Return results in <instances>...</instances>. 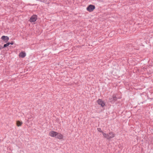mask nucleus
<instances>
[{"mask_svg":"<svg viewBox=\"0 0 153 153\" xmlns=\"http://www.w3.org/2000/svg\"><path fill=\"white\" fill-rule=\"evenodd\" d=\"M49 134L51 137H55L59 139H62L63 138V135L62 134L54 131H51Z\"/></svg>","mask_w":153,"mask_h":153,"instance_id":"f257e3e1","label":"nucleus"},{"mask_svg":"<svg viewBox=\"0 0 153 153\" xmlns=\"http://www.w3.org/2000/svg\"><path fill=\"white\" fill-rule=\"evenodd\" d=\"M115 134L112 131L109 132L108 134H106L105 133L103 134V137L108 140H110L111 138H114L115 137Z\"/></svg>","mask_w":153,"mask_h":153,"instance_id":"f03ea898","label":"nucleus"},{"mask_svg":"<svg viewBox=\"0 0 153 153\" xmlns=\"http://www.w3.org/2000/svg\"><path fill=\"white\" fill-rule=\"evenodd\" d=\"M95 9V7L94 5H90L88 7L86 8L87 11L89 12L93 11Z\"/></svg>","mask_w":153,"mask_h":153,"instance_id":"7ed1b4c3","label":"nucleus"},{"mask_svg":"<svg viewBox=\"0 0 153 153\" xmlns=\"http://www.w3.org/2000/svg\"><path fill=\"white\" fill-rule=\"evenodd\" d=\"M37 19V16L36 15H33L32 16L30 19V22H35Z\"/></svg>","mask_w":153,"mask_h":153,"instance_id":"20e7f679","label":"nucleus"},{"mask_svg":"<svg viewBox=\"0 0 153 153\" xmlns=\"http://www.w3.org/2000/svg\"><path fill=\"white\" fill-rule=\"evenodd\" d=\"M97 102L99 105L102 107L104 106L105 105V102L101 99H98L97 101Z\"/></svg>","mask_w":153,"mask_h":153,"instance_id":"39448f33","label":"nucleus"},{"mask_svg":"<svg viewBox=\"0 0 153 153\" xmlns=\"http://www.w3.org/2000/svg\"><path fill=\"white\" fill-rule=\"evenodd\" d=\"M1 39L3 40H4L5 42L6 43L9 40V38L7 36H3L1 37Z\"/></svg>","mask_w":153,"mask_h":153,"instance_id":"423d86ee","label":"nucleus"},{"mask_svg":"<svg viewBox=\"0 0 153 153\" xmlns=\"http://www.w3.org/2000/svg\"><path fill=\"white\" fill-rule=\"evenodd\" d=\"M23 123L22 121L18 120L16 122V125L18 127H20L22 126Z\"/></svg>","mask_w":153,"mask_h":153,"instance_id":"0eeeda50","label":"nucleus"},{"mask_svg":"<svg viewBox=\"0 0 153 153\" xmlns=\"http://www.w3.org/2000/svg\"><path fill=\"white\" fill-rule=\"evenodd\" d=\"M26 56L25 53L23 52H21L19 54V56L22 58H24Z\"/></svg>","mask_w":153,"mask_h":153,"instance_id":"6e6552de","label":"nucleus"},{"mask_svg":"<svg viewBox=\"0 0 153 153\" xmlns=\"http://www.w3.org/2000/svg\"><path fill=\"white\" fill-rule=\"evenodd\" d=\"M97 130H98V131H99L100 132H101L102 134H103V133H105L100 128H97Z\"/></svg>","mask_w":153,"mask_h":153,"instance_id":"1a4fd4ad","label":"nucleus"},{"mask_svg":"<svg viewBox=\"0 0 153 153\" xmlns=\"http://www.w3.org/2000/svg\"><path fill=\"white\" fill-rule=\"evenodd\" d=\"M10 45V43H7L6 44H4L3 47V48L8 46Z\"/></svg>","mask_w":153,"mask_h":153,"instance_id":"9d476101","label":"nucleus"},{"mask_svg":"<svg viewBox=\"0 0 153 153\" xmlns=\"http://www.w3.org/2000/svg\"><path fill=\"white\" fill-rule=\"evenodd\" d=\"M13 44V42H11L10 43V44H11L12 45Z\"/></svg>","mask_w":153,"mask_h":153,"instance_id":"9b49d317","label":"nucleus"},{"mask_svg":"<svg viewBox=\"0 0 153 153\" xmlns=\"http://www.w3.org/2000/svg\"><path fill=\"white\" fill-rule=\"evenodd\" d=\"M113 100H116V97H113Z\"/></svg>","mask_w":153,"mask_h":153,"instance_id":"f8f14e48","label":"nucleus"}]
</instances>
